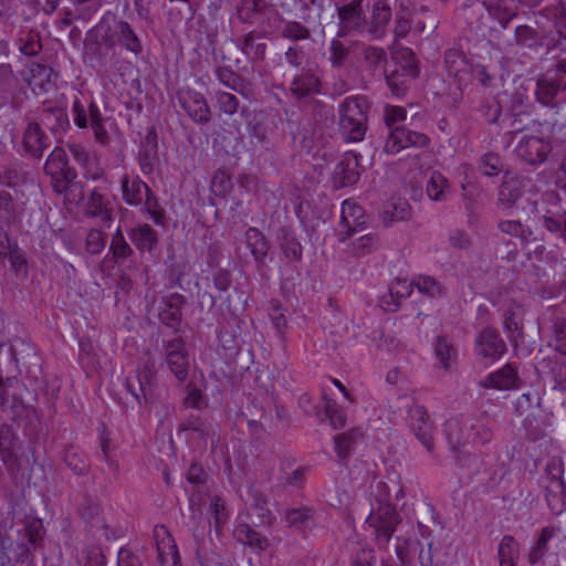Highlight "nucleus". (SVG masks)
Instances as JSON below:
<instances>
[{"mask_svg":"<svg viewBox=\"0 0 566 566\" xmlns=\"http://www.w3.org/2000/svg\"><path fill=\"white\" fill-rule=\"evenodd\" d=\"M448 188L447 178L442 174L433 171L427 185L429 198L436 201L444 200Z\"/></svg>","mask_w":566,"mask_h":566,"instance_id":"obj_46","label":"nucleus"},{"mask_svg":"<svg viewBox=\"0 0 566 566\" xmlns=\"http://www.w3.org/2000/svg\"><path fill=\"white\" fill-rule=\"evenodd\" d=\"M151 379L153 373L148 368H144L135 375L126 378V389L138 405H142V400H146L150 395Z\"/></svg>","mask_w":566,"mask_h":566,"instance_id":"obj_18","label":"nucleus"},{"mask_svg":"<svg viewBox=\"0 0 566 566\" xmlns=\"http://www.w3.org/2000/svg\"><path fill=\"white\" fill-rule=\"evenodd\" d=\"M369 102L366 96L346 97L339 105V130L346 142H363L367 130Z\"/></svg>","mask_w":566,"mask_h":566,"instance_id":"obj_1","label":"nucleus"},{"mask_svg":"<svg viewBox=\"0 0 566 566\" xmlns=\"http://www.w3.org/2000/svg\"><path fill=\"white\" fill-rule=\"evenodd\" d=\"M407 117V112L400 106H387L385 109V124L389 129L388 142H420L423 137L421 134L411 132L399 123Z\"/></svg>","mask_w":566,"mask_h":566,"instance_id":"obj_9","label":"nucleus"},{"mask_svg":"<svg viewBox=\"0 0 566 566\" xmlns=\"http://www.w3.org/2000/svg\"><path fill=\"white\" fill-rule=\"evenodd\" d=\"M111 250H112L113 256L115 259H126L133 252L132 248L126 242L120 229H117V231L115 232V234L112 238Z\"/></svg>","mask_w":566,"mask_h":566,"instance_id":"obj_56","label":"nucleus"},{"mask_svg":"<svg viewBox=\"0 0 566 566\" xmlns=\"http://www.w3.org/2000/svg\"><path fill=\"white\" fill-rule=\"evenodd\" d=\"M292 95L296 98L307 97L321 92V80L313 69H302L290 86Z\"/></svg>","mask_w":566,"mask_h":566,"instance_id":"obj_15","label":"nucleus"},{"mask_svg":"<svg viewBox=\"0 0 566 566\" xmlns=\"http://www.w3.org/2000/svg\"><path fill=\"white\" fill-rule=\"evenodd\" d=\"M499 562L500 560H517L518 558V544L511 535H505L497 551Z\"/></svg>","mask_w":566,"mask_h":566,"instance_id":"obj_55","label":"nucleus"},{"mask_svg":"<svg viewBox=\"0 0 566 566\" xmlns=\"http://www.w3.org/2000/svg\"><path fill=\"white\" fill-rule=\"evenodd\" d=\"M217 80L227 88L239 93L245 99L255 97L256 90L252 81L242 77L229 66H218L213 71Z\"/></svg>","mask_w":566,"mask_h":566,"instance_id":"obj_13","label":"nucleus"},{"mask_svg":"<svg viewBox=\"0 0 566 566\" xmlns=\"http://www.w3.org/2000/svg\"><path fill=\"white\" fill-rule=\"evenodd\" d=\"M411 29V24L409 21V13L403 8H400V10L396 14L395 20V36L396 39H402L406 38Z\"/></svg>","mask_w":566,"mask_h":566,"instance_id":"obj_63","label":"nucleus"},{"mask_svg":"<svg viewBox=\"0 0 566 566\" xmlns=\"http://www.w3.org/2000/svg\"><path fill=\"white\" fill-rule=\"evenodd\" d=\"M105 235L102 231L93 229L86 238V251L92 254H98L105 247Z\"/></svg>","mask_w":566,"mask_h":566,"instance_id":"obj_64","label":"nucleus"},{"mask_svg":"<svg viewBox=\"0 0 566 566\" xmlns=\"http://www.w3.org/2000/svg\"><path fill=\"white\" fill-rule=\"evenodd\" d=\"M166 363L179 381L186 380L189 373V357L181 337L164 342Z\"/></svg>","mask_w":566,"mask_h":566,"instance_id":"obj_6","label":"nucleus"},{"mask_svg":"<svg viewBox=\"0 0 566 566\" xmlns=\"http://www.w3.org/2000/svg\"><path fill=\"white\" fill-rule=\"evenodd\" d=\"M554 535V527L546 526L542 530L535 546L531 549L528 554L530 564L535 565L543 558V556L547 552V543L553 538Z\"/></svg>","mask_w":566,"mask_h":566,"instance_id":"obj_42","label":"nucleus"},{"mask_svg":"<svg viewBox=\"0 0 566 566\" xmlns=\"http://www.w3.org/2000/svg\"><path fill=\"white\" fill-rule=\"evenodd\" d=\"M217 428L218 426L210 421L203 427L196 429V431L186 434L187 440L199 450H206L208 446L214 449L219 440Z\"/></svg>","mask_w":566,"mask_h":566,"instance_id":"obj_28","label":"nucleus"},{"mask_svg":"<svg viewBox=\"0 0 566 566\" xmlns=\"http://www.w3.org/2000/svg\"><path fill=\"white\" fill-rule=\"evenodd\" d=\"M407 422L416 439L432 453L434 450L433 427L427 409L421 405H412L408 409Z\"/></svg>","mask_w":566,"mask_h":566,"instance_id":"obj_5","label":"nucleus"},{"mask_svg":"<svg viewBox=\"0 0 566 566\" xmlns=\"http://www.w3.org/2000/svg\"><path fill=\"white\" fill-rule=\"evenodd\" d=\"M411 217V207L406 199L390 198L384 205L380 218L386 227L395 222L408 220Z\"/></svg>","mask_w":566,"mask_h":566,"instance_id":"obj_20","label":"nucleus"},{"mask_svg":"<svg viewBox=\"0 0 566 566\" xmlns=\"http://www.w3.org/2000/svg\"><path fill=\"white\" fill-rule=\"evenodd\" d=\"M52 118L55 119L56 125L51 126L53 132H57L59 129H65L69 127V118L67 114L62 108L46 109L43 113V120L49 123Z\"/></svg>","mask_w":566,"mask_h":566,"instance_id":"obj_62","label":"nucleus"},{"mask_svg":"<svg viewBox=\"0 0 566 566\" xmlns=\"http://www.w3.org/2000/svg\"><path fill=\"white\" fill-rule=\"evenodd\" d=\"M518 380L516 367L509 363L501 369L490 373L480 381V386L496 390H510L517 387Z\"/></svg>","mask_w":566,"mask_h":566,"instance_id":"obj_14","label":"nucleus"},{"mask_svg":"<svg viewBox=\"0 0 566 566\" xmlns=\"http://www.w3.org/2000/svg\"><path fill=\"white\" fill-rule=\"evenodd\" d=\"M314 512L310 507H293L285 511L283 522L286 527H303L307 526L313 520Z\"/></svg>","mask_w":566,"mask_h":566,"instance_id":"obj_39","label":"nucleus"},{"mask_svg":"<svg viewBox=\"0 0 566 566\" xmlns=\"http://www.w3.org/2000/svg\"><path fill=\"white\" fill-rule=\"evenodd\" d=\"M410 286H415L421 294L430 297H441L446 294L443 285L430 275L419 274L413 276Z\"/></svg>","mask_w":566,"mask_h":566,"instance_id":"obj_35","label":"nucleus"},{"mask_svg":"<svg viewBox=\"0 0 566 566\" xmlns=\"http://www.w3.org/2000/svg\"><path fill=\"white\" fill-rule=\"evenodd\" d=\"M516 43L524 48H533L536 45L537 33L528 25H518L515 29Z\"/></svg>","mask_w":566,"mask_h":566,"instance_id":"obj_60","label":"nucleus"},{"mask_svg":"<svg viewBox=\"0 0 566 566\" xmlns=\"http://www.w3.org/2000/svg\"><path fill=\"white\" fill-rule=\"evenodd\" d=\"M497 227L502 233L518 238L523 243L528 242L533 235V231L530 227L516 220L501 221Z\"/></svg>","mask_w":566,"mask_h":566,"instance_id":"obj_41","label":"nucleus"},{"mask_svg":"<svg viewBox=\"0 0 566 566\" xmlns=\"http://www.w3.org/2000/svg\"><path fill=\"white\" fill-rule=\"evenodd\" d=\"M328 51V61L334 67L343 66L349 54L348 48L338 39L331 41Z\"/></svg>","mask_w":566,"mask_h":566,"instance_id":"obj_54","label":"nucleus"},{"mask_svg":"<svg viewBox=\"0 0 566 566\" xmlns=\"http://www.w3.org/2000/svg\"><path fill=\"white\" fill-rule=\"evenodd\" d=\"M181 108L196 123L206 124L211 118L210 107L205 96L191 88H181L177 93Z\"/></svg>","mask_w":566,"mask_h":566,"instance_id":"obj_7","label":"nucleus"},{"mask_svg":"<svg viewBox=\"0 0 566 566\" xmlns=\"http://www.w3.org/2000/svg\"><path fill=\"white\" fill-rule=\"evenodd\" d=\"M45 172L52 178H60L65 176L66 178H74L75 172L67 166V156L63 147H55L49 155L45 166Z\"/></svg>","mask_w":566,"mask_h":566,"instance_id":"obj_25","label":"nucleus"},{"mask_svg":"<svg viewBox=\"0 0 566 566\" xmlns=\"http://www.w3.org/2000/svg\"><path fill=\"white\" fill-rule=\"evenodd\" d=\"M338 17L340 21V35L344 32L359 28L365 21L361 1L354 0L338 8Z\"/></svg>","mask_w":566,"mask_h":566,"instance_id":"obj_22","label":"nucleus"},{"mask_svg":"<svg viewBox=\"0 0 566 566\" xmlns=\"http://www.w3.org/2000/svg\"><path fill=\"white\" fill-rule=\"evenodd\" d=\"M364 210L355 201L345 200L342 203L340 221L337 229L339 241L347 240L353 233L364 229Z\"/></svg>","mask_w":566,"mask_h":566,"instance_id":"obj_8","label":"nucleus"},{"mask_svg":"<svg viewBox=\"0 0 566 566\" xmlns=\"http://www.w3.org/2000/svg\"><path fill=\"white\" fill-rule=\"evenodd\" d=\"M506 350V346L497 331L486 327L475 339V353L481 359L494 361Z\"/></svg>","mask_w":566,"mask_h":566,"instance_id":"obj_10","label":"nucleus"},{"mask_svg":"<svg viewBox=\"0 0 566 566\" xmlns=\"http://www.w3.org/2000/svg\"><path fill=\"white\" fill-rule=\"evenodd\" d=\"M114 31L116 34V44H119L122 48L135 55L143 51L142 41L128 22L114 19Z\"/></svg>","mask_w":566,"mask_h":566,"instance_id":"obj_23","label":"nucleus"},{"mask_svg":"<svg viewBox=\"0 0 566 566\" xmlns=\"http://www.w3.org/2000/svg\"><path fill=\"white\" fill-rule=\"evenodd\" d=\"M563 93L559 84L554 80L538 78L536 82L535 96L537 102L547 107H557L558 95Z\"/></svg>","mask_w":566,"mask_h":566,"instance_id":"obj_27","label":"nucleus"},{"mask_svg":"<svg viewBox=\"0 0 566 566\" xmlns=\"http://www.w3.org/2000/svg\"><path fill=\"white\" fill-rule=\"evenodd\" d=\"M546 501L554 514H562L566 510V484L559 476L546 479Z\"/></svg>","mask_w":566,"mask_h":566,"instance_id":"obj_17","label":"nucleus"},{"mask_svg":"<svg viewBox=\"0 0 566 566\" xmlns=\"http://www.w3.org/2000/svg\"><path fill=\"white\" fill-rule=\"evenodd\" d=\"M282 36L291 40H306L311 36V32L301 22L289 21L282 30Z\"/></svg>","mask_w":566,"mask_h":566,"instance_id":"obj_58","label":"nucleus"},{"mask_svg":"<svg viewBox=\"0 0 566 566\" xmlns=\"http://www.w3.org/2000/svg\"><path fill=\"white\" fill-rule=\"evenodd\" d=\"M86 48L99 60L114 54L116 34L114 31V19L112 21L103 18L86 36Z\"/></svg>","mask_w":566,"mask_h":566,"instance_id":"obj_4","label":"nucleus"},{"mask_svg":"<svg viewBox=\"0 0 566 566\" xmlns=\"http://www.w3.org/2000/svg\"><path fill=\"white\" fill-rule=\"evenodd\" d=\"M80 566H105V556L98 546H85L77 556Z\"/></svg>","mask_w":566,"mask_h":566,"instance_id":"obj_49","label":"nucleus"},{"mask_svg":"<svg viewBox=\"0 0 566 566\" xmlns=\"http://www.w3.org/2000/svg\"><path fill=\"white\" fill-rule=\"evenodd\" d=\"M0 458L12 476L23 474L30 468V457L15 446V436L10 426H0Z\"/></svg>","mask_w":566,"mask_h":566,"instance_id":"obj_3","label":"nucleus"},{"mask_svg":"<svg viewBox=\"0 0 566 566\" xmlns=\"http://www.w3.org/2000/svg\"><path fill=\"white\" fill-rule=\"evenodd\" d=\"M261 32L250 31L235 40V46L248 60L252 62L263 61L266 52V43Z\"/></svg>","mask_w":566,"mask_h":566,"instance_id":"obj_16","label":"nucleus"},{"mask_svg":"<svg viewBox=\"0 0 566 566\" xmlns=\"http://www.w3.org/2000/svg\"><path fill=\"white\" fill-rule=\"evenodd\" d=\"M233 535L238 542L260 551H264L269 547L268 538L247 523L238 524L233 531Z\"/></svg>","mask_w":566,"mask_h":566,"instance_id":"obj_30","label":"nucleus"},{"mask_svg":"<svg viewBox=\"0 0 566 566\" xmlns=\"http://www.w3.org/2000/svg\"><path fill=\"white\" fill-rule=\"evenodd\" d=\"M363 56L365 62L371 67L373 70H376L379 67L382 63L387 61V54L386 51L382 48L378 46H365L363 49Z\"/></svg>","mask_w":566,"mask_h":566,"instance_id":"obj_57","label":"nucleus"},{"mask_svg":"<svg viewBox=\"0 0 566 566\" xmlns=\"http://www.w3.org/2000/svg\"><path fill=\"white\" fill-rule=\"evenodd\" d=\"M263 0H234L238 19L242 23H253L256 14L262 10Z\"/></svg>","mask_w":566,"mask_h":566,"instance_id":"obj_37","label":"nucleus"},{"mask_svg":"<svg viewBox=\"0 0 566 566\" xmlns=\"http://www.w3.org/2000/svg\"><path fill=\"white\" fill-rule=\"evenodd\" d=\"M334 175L337 187H348L356 184L359 179L357 157L354 154L346 153L336 166Z\"/></svg>","mask_w":566,"mask_h":566,"instance_id":"obj_19","label":"nucleus"},{"mask_svg":"<svg viewBox=\"0 0 566 566\" xmlns=\"http://www.w3.org/2000/svg\"><path fill=\"white\" fill-rule=\"evenodd\" d=\"M122 190L125 202L133 206H137L143 202L144 192L146 195H151V190L146 182L139 178L129 180L127 176L123 178Z\"/></svg>","mask_w":566,"mask_h":566,"instance_id":"obj_29","label":"nucleus"},{"mask_svg":"<svg viewBox=\"0 0 566 566\" xmlns=\"http://www.w3.org/2000/svg\"><path fill=\"white\" fill-rule=\"evenodd\" d=\"M324 408L326 417L329 419V423L335 430L345 427L347 417L344 410L340 409L334 400L326 399Z\"/></svg>","mask_w":566,"mask_h":566,"instance_id":"obj_53","label":"nucleus"},{"mask_svg":"<svg viewBox=\"0 0 566 566\" xmlns=\"http://www.w3.org/2000/svg\"><path fill=\"white\" fill-rule=\"evenodd\" d=\"M245 242L255 261L263 263L270 248L264 234L258 228L251 227L245 232Z\"/></svg>","mask_w":566,"mask_h":566,"instance_id":"obj_31","label":"nucleus"},{"mask_svg":"<svg viewBox=\"0 0 566 566\" xmlns=\"http://www.w3.org/2000/svg\"><path fill=\"white\" fill-rule=\"evenodd\" d=\"M185 302L182 295L174 293L165 298L159 307V319L169 327H177L181 321V306Z\"/></svg>","mask_w":566,"mask_h":566,"instance_id":"obj_21","label":"nucleus"},{"mask_svg":"<svg viewBox=\"0 0 566 566\" xmlns=\"http://www.w3.org/2000/svg\"><path fill=\"white\" fill-rule=\"evenodd\" d=\"M394 59L401 67L403 74L410 78H416L419 75L418 65L416 62L415 53L408 48L399 49Z\"/></svg>","mask_w":566,"mask_h":566,"instance_id":"obj_40","label":"nucleus"},{"mask_svg":"<svg viewBox=\"0 0 566 566\" xmlns=\"http://www.w3.org/2000/svg\"><path fill=\"white\" fill-rule=\"evenodd\" d=\"M251 496H252L251 509L256 512V515L260 518V523L264 524V525H271L274 517L272 515V512L268 507L266 496L256 490H253L251 492Z\"/></svg>","mask_w":566,"mask_h":566,"instance_id":"obj_44","label":"nucleus"},{"mask_svg":"<svg viewBox=\"0 0 566 566\" xmlns=\"http://www.w3.org/2000/svg\"><path fill=\"white\" fill-rule=\"evenodd\" d=\"M216 105L218 109L226 115H234L240 106L238 97L226 91H217L214 94Z\"/></svg>","mask_w":566,"mask_h":566,"instance_id":"obj_48","label":"nucleus"},{"mask_svg":"<svg viewBox=\"0 0 566 566\" xmlns=\"http://www.w3.org/2000/svg\"><path fill=\"white\" fill-rule=\"evenodd\" d=\"M504 327L515 346L523 342L524 310L521 306L509 308L504 314Z\"/></svg>","mask_w":566,"mask_h":566,"instance_id":"obj_26","label":"nucleus"},{"mask_svg":"<svg viewBox=\"0 0 566 566\" xmlns=\"http://www.w3.org/2000/svg\"><path fill=\"white\" fill-rule=\"evenodd\" d=\"M280 247L286 259L291 261H301L302 247L293 235H291L287 232H284L281 238Z\"/></svg>","mask_w":566,"mask_h":566,"instance_id":"obj_52","label":"nucleus"},{"mask_svg":"<svg viewBox=\"0 0 566 566\" xmlns=\"http://www.w3.org/2000/svg\"><path fill=\"white\" fill-rule=\"evenodd\" d=\"M130 240L140 251H150L157 243V233L149 224H143L134 229L130 233Z\"/></svg>","mask_w":566,"mask_h":566,"instance_id":"obj_36","label":"nucleus"},{"mask_svg":"<svg viewBox=\"0 0 566 566\" xmlns=\"http://www.w3.org/2000/svg\"><path fill=\"white\" fill-rule=\"evenodd\" d=\"M391 19V9L386 0H374L371 7L369 33L380 39L385 34V28Z\"/></svg>","mask_w":566,"mask_h":566,"instance_id":"obj_24","label":"nucleus"},{"mask_svg":"<svg viewBox=\"0 0 566 566\" xmlns=\"http://www.w3.org/2000/svg\"><path fill=\"white\" fill-rule=\"evenodd\" d=\"M528 187V181L511 172H505L499 187L497 203L503 209L513 208L523 197Z\"/></svg>","mask_w":566,"mask_h":566,"instance_id":"obj_11","label":"nucleus"},{"mask_svg":"<svg viewBox=\"0 0 566 566\" xmlns=\"http://www.w3.org/2000/svg\"><path fill=\"white\" fill-rule=\"evenodd\" d=\"M154 538L160 566H180V556L175 539L164 525L155 526Z\"/></svg>","mask_w":566,"mask_h":566,"instance_id":"obj_12","label":"nucleus"},{"mask_svg":"<svg viewBox=\"0 0 566 566\" xmlns=\"http://www.w3.org/2000/svg\"><path fill=\"white\" fill-rule=\"evenodd\" d=\"M363 438V432L359 428L349 429L343 433L334 437L335 451L339 459H346L354 446Z\"/></svg>","mask_w":566,"mask_h":566,"instance_id":"obj_34","label":"nucleus"},{"mask_svg":"<svg viewBox=\"0 0 566 566\" xmlns=\"http://www.w3.org/2000/svg\"><path fill=\"white\" fill-rule=\"evenodd\" d=\"M90 123L97 140H103L106 137V130L102 124V114L96 104L91 103L88 107Z\"/></svg>","mask_w":566,"mask_h":566,"instance_id":"obj_61","label":"nucleus"},{"mask_svg":"<svg viewBox=\"0 0 566 566\" xmlns=\"http://www.w3.org/2000/svg\"><path fill=\"white\" fill-rule=\"evenodd\" d=\"M479 168L485 176H496L502 170L501 159L497 155L488 153L481 158Z\"/></svg>","mask_w":566,"mask_h":566,"instance_id":"obj_59","label":"nucleus"},{"mask_svg":"<svg viewBox=\"0 0 566 566\" xmlns=\"http://www.w3.org/2000/svg\"><path fill=\"white\" fill-rule=\"evenodd\" d=\"M516 155L530 165L543 163L551 151L549 144H517Z\"/></svg>","mask_w":566,"mask_h":566,"instance_id":"obj_32","label":"nucleus"},{"mask_svg":"<svg viewBox=\"0 0 566 566\" xmlns=\"http://www.w3.org/2000/svg\"><path fill=\"white\" fill-rule=\"evenodd\" d=\"M434 353L443 368H448L449 361L453 360L457 352L446 337H438L434 343Z\"/></svg>","mask_w":566,"mask_h":566,"instance_id":"obj_50","label":"nucleus"},{"mask_svg":"<svg viewBox=\"0 0 566 566\" xmlns=\"http://www.w3.org/2000/svg\"><path fill=\"white\" fill-rule=\"evenodd\" d=\"M87 214L91 217H99L103 221L112 219L111 211L106 207L103 195L94 190L90 195L86 208Z\"/></svg>","mask_w":566,"mask_h":566,"instance_id":"obj_45","label":"nucleus"},{"mask_svg":"<svg viewBox=\"0 0 566 566\" xmlns=\"http://www.w3.org/2000/svg\"><path fill=\"white\" fill-rule=\"evenodd\" d=\"M138 157L142 171L150 174L159 160L157 144H140Z\"/></svg>","mask_w":566,"mask_h":566,"instance_id":"obj_43","label":"nucleus"},{"mask_svg":"<svg viewBox=\"0 0 566 566\" xmlns=\"http://www.w3.org/2000/svg\"><path fill=\"white\" fill-rule=\"evenodd\" d=\"M549 346L566 355V317L555 316L552 319Z\"/></svg>","mask_w":566,"mask_h":566,"instance_id":"obj_38","label":"nucleus"},{"mask_svg":"<svg viewBox=\"0 0 566 566\" xmlns=\"http://www.w3.org/2000/svg\"><path fill=\"white\" fill-rule=\"evenodd\" d=\"M81 520L91 528L96 527L102 517L99 501L93 496H85L77 507Z\"/></svg>","mask_w":566,"mask_h":566,"instance_id":"obj_33","label":"nucleus"},{"mask_svg":"<svg viewBox=\"0 0 566 566\" xmlns=\"http://www.w3.org/2000/svg\"><path fill=\"white\" fill-rule=\"evenodd\" d=\"M401 522L395 506L380 502L376 510L368 515L366 523L374 530L377 546L387 549L398 524Z\"/></svg>","mask_w":566,"mask_h":566,"instance_id":"obj_2","label":"nucleus"},{"mask_svg":"<svg viewBox=\"0 0 566 566\" xmlns=\"http://www.w3.org/2000/svg\"><path fill=\"white\" fill-rule=\"evenodd\" d=\"M66 465L77 475L87 473L88 463L84 454L71 448L67 449L64 457Z\"/></svg>","mask_w":566,"mask_h":566,"instance_id":"obj_51","label":"nucleus"},{"mask_svg":"<svg viewBox=\"0 0 566 566\" xmlns=\"http://www.w3.org/2000/svg\"><path fill=\"white\" fill-rule=\"evenodd\" d=\"M233 184L230 174L226 169L219 168L214 172L211 181L213 193L219 197H226L231 192Z\"/></svg>","mask_w":566,"mask_h":566,"instance_id":"obj_47","label":"nucleus"}]
</instances>
